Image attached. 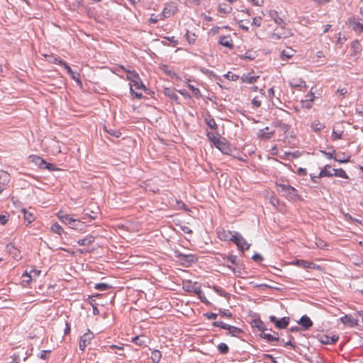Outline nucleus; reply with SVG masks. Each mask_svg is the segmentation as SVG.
Listing matches in <instances>:
<instances>
[{
    "label": "nucleus",
    "instance_id": "obj_1",
    "mask_svg": "<svg viewBox=\"0 0 363 363\" xmlns=\"http://www.w3.org/2000/svg\"><path fill=\"white\" fill-rule=\"evenodd\" d=\"M121 69L127 73L126 79L130 81V91L135 94L136 98L140 99L143 95L141 91L145 89V86L143 84L138 74L134 70L126 69L122 65L116 67V70L118 72Z\"/></svg>",
    "mask_w": 363,
    "mask_h": 363
},
{
    "label": "nucleus",
    "instance_id": "obj_2",
    "mask_svg": "<svg viewBox=\"0 0 363 363\" xmlns=\"http://www.w3.org/2000/svg\"><path fill=\"white\" fill-rule=\"evenodd\" d=\"M278 191L289 200H295L299 197L298 191L291 185L286 183H277Z\"/></svg>",
    "mask_w": 363,
    "mask_h": 363
},
{
    "label": "nucleus",
    "instance_id": "obj_3",
    "mask_svg": "<svg viewBox=\"0 0 363 363\" xmlns=\"http://www.w3.org/2000/svg\"><path fill=\"white\" fill-rule=\"evenodd\" d=\"M57 218L65 224L68 225L69 228L75 230H82L84 224L78 219H75L69 215L64 214L62 211L58 212Z\"/></svg>",
    "mask_w": 363,
    "mask_h": 363
},
{
    "label": "nucleus",
    "instance_id": "obj_4",
    "mask_svg": "<svg viewBox=\"0 0 363 363\" xmlns=\"http://www.w3.org/2000/svg\"><path fill=\"white\" fill-rule=\"evenodd\" d=\"M183 289L188 292H194L197 294L200 299L203 302H206V297L203 296L201 287L197 283H191L190 281H186L183 283Z\"/></svg>",
    "mask_w": 363,
    "mask_h": 363
},
{
    "label": "nucleus",
    "instance_id": "obj_5",
    "mask_svg": "<svg viewBox=\"0 0 363 363\" xmlns=\"http://www.w3.org/2000/svg\"><path fill=\"white\" fill-rule=\"evenodd\" d=\"M213 145L223 154L229 155L232 152L230 143L224 138L220 137Z\"/></svg>",
    "mask_w": 363,
    "mask_h": 363
},
{
    "label": "nucleus",
    "instance_id": "obj_6",
    "mask_svg": "<svg viewBox=\"0 0 363 363\" xmlns=\"http://www.w3.org/2000/svg\"><path fill=\"white\" fill-rule=\"evenodd\" d=\"M222 259L220 257H217V260L220 262L224 266H226L229 269L233 271L235 273V268L233 265L237 264V257L235 255H230V256H224L220 255Z\"/></svg>",
    "mask_w": 363,
    "mask_h": 363
},
{
    "label": "nucleus",
    "instance_id": "obj_7",
    "mask_svg": "<svg viewBox=\"0 0 363 363\" xmlns=\"http://www.w3.org/2000/svg\"><path fill=\"white\" fill-rule=\"evenodd\" d=\"M233 242L242 251L247 250L250 245L247 243L246 240L238 233H235V237Z\"/></svg>",
    "mask_w": 363,
    "mask_h": 363
},
{
    "label": "nucleus",
    "instance_id": "obj_8",
    "mask_svg": "<svg viewBox=\"0 0 363 363\" xmlns=\"http://www.w3.org/2000/svg\"><path fill=\"white\" fill-rule=\"evenodd\" d=\"M40 274V271L30 268L24 272V282L30 284L32 281H35Z\"/></svg>",
    "mask_w": 363,
    "mask_h": 363
},
{
    "label": "nucleus",
    "instance_id": "obj_9",
    "mask_svg": "<svg viewBox=\"0 0 363 363\" xmlns=\"http://www.w3.org/2000/svg\"><path fill=\"white\" fill-rule=\"evenodd\" d=\"M290 35V32L285 29V28L281 26L274 30V32L271 34L270 38L272 40H280L286 38Z\"/></svg>",
    "mask_w": 363,
    "mask_h": 363
},
{
    "label": "nucleus",
    "instance_id": "obj_10",
    "mask_svg": "<svg viewBox=\"0 0 363 363\" xmlns=\"http://www.w3.org/2000/svg\"><path fill=\"white\" fill-rule=\"evenodd\" d=\"M269 320L274 324L276 328L279 329L286 328L289 323V317H284L280 319H277L274 315H270Z\"/></svg>",
    "mask_w": 363,
    "mask_h": 363
},
{
    "label": "nucleus",
    "instance_id": "obj_11",
    "mask_svg": "<svg viewBox=\"0 0 363 363\" xmlns=\"http://www.w3.org/2000/svg\"><path fill=\"white\" fill-rule=\"evenodd\" d=\"M349 28L357 33H363V23H360L355 17H352L347 22Z\"/></svg>",
    "mask_w": 363,
    "mask_h": 363
},
{
    "label": "nucleus",
    "instance_id": "obj_12",
    "mask_svg": "<svg viewBox=\"0 0 363 363\" xmlns=\"http://www.w3.org/2000/svg\"><path fill=\"white\" fill-rule=\"evenodd\" d=\"M94 334L89 330L84 333L80 338L79 347L80 350H84L86 347L91 343V340L94 338Z\"/></svg>",
    "mask_w": 363,
    "mask_h": 363
},
{
    "label": "nucleus",
    "instance_id": "obj_13",
    "mask_svg": "<svg viewBox=\"0 0 363 363\" xmlns=\"http://www.w3.org/2000/svg\"><path fill=\"white\" fill-rule=\"evenodd\" d=\"M177 11V6L174 3L168 4L164 9L162 13L160 16H162L163 19L172 16Z\"/></svg>",
    "mask_w": 363,
    "mask_h": 363
},
{
    "label": "nucleus",
    "instance_id": "obj_14",
    "mask_svg": "<svg viewBox=\"0 0 363 363\" xmlns=\"http://www.w3.org/2000/svg\"><path fill=\"white\" fill-rule=\"evenodd\" d=\"M218 237L223 241H233L235 237V233L229 230L221 229L217 232Z\"/></svg>",
    "mask_w": 363,
    "mask_h": 363
},
{
    "label": "nucleus",
    "instance_id": "obj_15",
    "mask_svg": "<svg viewBox=\"0 0 363 363\" xmlns=\"http://www.w3.org/2000/svg\"><path fill=\"white\" fill-rule=\"evenodd\" d=\"M292 264L296 265L303 268H310L314 269H319L320 267L318 265H316L312 262H308L303 259H297L292 262Z\"/></svg>",
    "mask_w": 363,
    "mask_h": 363
},
{
    "label": "nucleus",
    "instance_id": "obj_16",
    "mask_svg": "<svg viewBox=\"0 0 363 363\" xmlns=\"http://www.w3.org/2000/svg\"><path fill=\"white\" fill-rule=\"evenodd\" d=\"M30 159L33 162H34L35 164L39 165L40 167L43 168H46L49 170H54V165L50 163H46L40 157L38 156H33L30 157Z\"/></svg>",
    "mask_w": 363,
    "mask_h": 363
},
{
    "label": "nucleus",
    "instance_id": "obj_17",
    "mask_svg": "<svg viewBox=\"0 0 363 363\" xmlns=\"http://www.w3.org/2000/svg\"><path fill=\"white\" fill-rule=\"evenodd\" d=\"M334 169H333L330 165L326 164L321 169L318 177H331L333 176Z\"/></svg>",
    "mask_w": 363,
    "mask_h": 363
},
{
    "label": "nucleus",
    "instance_id": "obj_18",
    "mask_svg": "<svg viewBox=\"0 0 363 363\" xmlns=\"http://www.w3.org/2000/svg\"><path fill=\"white\" fill-rule=\"evenodd\" d=\"M319 340L325 345L333 344L338 340V337L336 335L329 336L328 335H320Z\"/></svg>",
    "mask_w": 363,
    "mask_h": 363
},
{
    "label": "nucleus",
    "instance_id": "obj_19",
    "mask_svg": "<svg viewBox=\"0 0 363 363\" xmlns=\"http://www.w3.org/2000/svg\"><path fill=\"white\" fill-rule=\"evenodd\" d=\"M259 76L252 74L251 73L244 74L241 77V80L243 83L253 84L257 81Z\"/></svg>",
    "mask_w": 363,
    "mask_h": 363
},
{
    "label": "nucleus",
    "instance_id": "obj_20",
    "mask_svg": "<svg viewBox=\"0 0 363 363\" xmlns=\"http://www.w3.org/2000/svg\"><path fill=\"white\" fill-rule=\"evenodd\" d=\"M219 43L224 47L232 49L233 48V42L230 36H220Z\"/></svg>",
    "mask_w": 363,
    "mask_h": 363
},
{
    "label": "nucleus",
    "instance_id": "obj_21",
    "mask_svg": "<svg viewBox=\"0 0 363 363\" xmlns=\"http://www.w3.org/2000/svg\"><path fill=\"white\" fill-rule=\"evenodd\" d=\"M295 52L296 51L294 49L288 48L282 50L280 55V57L282 60H287L292 57L294 55Z\"/></svg>",
    "mask_w": 363,
    "mask_h": 363
},
{
    "label": "nucleus",
    "instance_id": "obj_22",
    "mask_svg": "<svg viewBox=\"0 0 363 363\" xmlns=\"http://www.w3.org/2000/svg\"><path fill=\"white\" fill-rule=\"evenodd\" d=\"M306 97H308V99L302 100L301 101V106L303 108H311L312 107V104L313 102L314 94H313V93L311 92L309 94H308L306 96Z\"/></svg>",
    "mask_w": 363,
    "mask_h": 363
},
{
    "label": "nucleus",
    "instance_id": "obj_23",
    "mask_svg": "<svg viewBox=\"0 0 363 363\" xmlns=\"http://www.w3.org/2000/svg\"><path fill=\"white\" fill-rule=\"evenodd\" d=\"M341 321L350 327H354L357 325V320L348 315H345L344 317L341 318Z\"/></svg>",
    "mask_w": 363,
    "mask_h": 363
},
{
    "label": "nucleus",
    "instance_id": "obj_24",
    "mask_svg": "<svg viewBox=\"0 0 363 363\" xmlns=\"http://www.w3.org/2000/svg\"><path fill=\"white\" fill-rule=\"evenodd\" d=\"M33 209L30 208L29 211L24 210V223L27 222L28 224L31 223L35 220V216L33 213Z\"/></svg>",
    "mask_w": 363,
    "mask_h": 363
},
{
    "label": "nucleus",
    "instance_id": "obj_25",
    "mask_svg": "<svg viewBox=\"0 0 363 363\" xmlns=\"http://www.w3.org/2000/svg\"><path fill=\"white\" fill-rule=\"evenodd\" d=\"M299 324L306 330L310 328L313 325V322L307 315L301 317Z\"/></svg>",
    "mask_w": 363,
    "mask_h": 363
},
{
    "label": "nucleus",
    "instance_id": "obj_26",
    "mask_svg": "<svg viewBox=\"0 0 363 363\" xmlns=\"http://www.w3.org/2000/svg\"><path fill=\"white\" fill-rule=\"evenodd\" d=\"M268 16L278 25H281L283 22L282 19L279 16L277 11L274 10H269L268 11Z\"/></svg>",
    "mask_w": 363,
    "mask_h": 363
},
{
    "label": "nucleus",
    "instance_id": "obj_27",
    "mask_svg": "<svg viewBox=\"0 0 363 363\" xmlns=\"http://www.w3.org/2000/svg\"><path fill=\"white\" fill-rule=\"evenodd\" d=\"M94 237L92 235H87L83 239H80L77 241V243L81 246H89L94 242Z\"/></svg>",
    "mask_w": 363,
    "mask_h": 363
},
{
    "label": "nucleus",
    "instance_id": "obj_28",
    "mask_svg": "<svg viewBox=\"0 0 363 363\" xmlns=\"http://www.w3.org/2000/svg\"><path fill=\"white\" fill-rule=\"evenodd\" d=\"M205 122L207 124V125L212 130H217L218 125L216 123V121L211 116L207 115L205 118Z\"/></svg>",
    "mask_w": 363,
    "mask_h": 363
},
{
    "label": "nucleus",
    "instance_id": "obj_29",
    "mask_svg": "<svg viewBox=\"0 0 363 363\" xmlns=\"http://www.w3.org/2000/svg\"><path fill=\"white\" fill-rule=\"evenodd\" d=\"M275 130H270L269 127L260 130L259 137L263 139H269Z\"/></svg>",
    "mask_w": 363,
    "mask_h": 363
},
{
    "label": "nucleus",
    "instance_id": "obj_30",
    "mask_svg": "<svg viewBox=\"0 0 363 363\" xmlns=\"http://www.w3.org/2000/svg\"><path fill=\"white\" fill-rule=\"evenodd\" d=\"M311 127L314 132L318 133L322 130L325 128V125L320 121H315L311 123Z\"/></svg>",
    "mask_w": 363,
    "mask_h": 363
},
{
    "label": "nucleus",
    "instance_id": "obj_31",
    "mask_svg": "<svg viewBox=\"0 0 363 363\" xmlns=\"http://www.w3.org/2000/svg\"><path fill=\"white\" fill-rule=\"evenodd\" d=\"M232 7L226 4H220L218 6V12L222 14L230 13Z\"/></svg>",
    "mask_w": 363,
    "mask_h": 363
},
{
    "label": "nucleus",
    "instance_id": "obj_32",
    "mask_svg": "<svg viewBox=\"0 0 363 363\" xmlns=\"http://www.w3.org/2000/svg\"><path fill=\"white\" fill-rule=\"evenodd\" d=\"M290 85L293 87H301L306 86V82L301 79H292L290 81Z\"/></svg>",
    "mask_w": 363,
    "mask_h": 363
},
{
    "label": "nucleus",
    "instance_id": "obj_33",
    "mask_svg": "<svg viewBox=\"0 0 363 363\" xmlns=\"http://www.w3.org/2000/svg\"><path fill=\"white\" fill-rule=\"evenodd\" d=\"M333 176H335V177H337L344 178V179H349V177H348L347 174L342 168L335 169H334V172H333Z\"/></svg>",
    "mask_w": 363,
    "mask_h": 363
},
{
    "label": "nucleus",
    "instance_id": "obj_34",
    "mask_svg": "<svg viewBox=\"0 0 363 363\" xmlns=\"http://www.w3.org/2000/svg\"><path fill=\"white\" fill-rule=\"evenodd\" d=\"M161 352L159 350H155L151 353V359L152 363H159L161 359Z\"/></svg>",
    "mask_w": 363,
    "mask_h": 363
},
{
    "label": "nucleus",
    "instance_id": "obj_35",
    "mask_svg": "<svg viewBox=\"0 0 363 363\" xmlns=\"http://www.w3.org/2000/svg\"><path fill=\"white\" fill-rule=\"evenodd\" d=\"M185 37L189 44L194 45L196 40L197 36L194 33H191L189 30L186 31Z\"/></svg>",
    "mask_w": 363,
    "mask_h": 363
},
{
    "label": "nucleus",
    "instance_id": "obj_36",
    "mask_svg": "<svg viewBox=\"0 0 363 363\" xmlns=\"http://www.w3.org/2000/svg\"><path fill=\"white\" fill-rule=\"evenodd\" d=\"M51 230L60 235H61L64 233L62 227L57 223H55L51 226Z\"/></svg>",
    "mask_w": 363,
    "mask_h": 363
},
{
    "label": "nucleus",
    "instance_id": "obj_37",
    "mask_svg": "<svg viewBox=\"0 0 363 363\" xmlns=\"http://www.w3.org/2000/svg\"><path fill=\"white\" fill-rule=\"evenodd\" d=\"M21 352H13L11 355V361L10 363H21Z\"/></svg>",
    "mask_w": 363,
    "mask_h": 363
},
{
    "label": "nucleus",
    "instance_id": "obj_38",
    "mask_svg": "<svg viewBox=\"0 0 363 363\" xmlns=\"http://www.w3.org/2000/svg\"><path fill=\"white\" fill-rule=\"evenodd\" d=\"M206 135H207L208 140L213 144H214L216 142V140H218L220 138V136L218 134H216L215 133H212V132H207Z\"/></svg>",
    "mask_w": 363,
    "mask_h": 363
},
{
    "label": "nucleus",
    "instance_id": "obj_39",
    "mask_svg": "<svg viewBox=\"0 0 363 363\" xmlns=\"http://www.w3.org/2000/svg\"><path fill=\"white\" fill-rule=\"evenodd\" d=\"M264 93H262L260 96H255L252 101V104L255 108H259L262 104V98L263 97Z\"/></svg>",
    "mask_w": 363,
    "mask_h": 363
},
{
    "label": "nucleus",
    "instance_id": "obj_40",
    "mask_svg": "<svg viewBox=\"0 0 363 363\" xmlns=\"http://www.w3.org/2000/svg\"><path fill=\"white\" fill-rule=\"evenodd\" d=\"M262 337L263 338L266 339L268 342H274L279 340V337L277 335H274L269 333H263Z\"/></svg>",
    "mask_w": 363,
    "mask_h": 363
},
{
    "label": "nucleus",
    "instance_id": "obj_41",
    "mask_svg": "<svg viewBox=\"0 0 363 363\" xmlns=\"http://www.w3.org/2000/svg\"><path fill=\"white\" fill-rule=\"evenodd\" d=\"M277 128L284 133H286L290 129V125L281 122H278L277 123Z\"/></svg>",
    "mask_w": 363,
    "mask_h": 363
},
{
    "label": "nucleus",
    "instance_id": "obj_42",
    "mask_svg": "<svg viewBox=\"0 0 363 363\" xmlns=\"http://www.w3.org/2000/svg\"><path fill=\"white\" fill-rule=\"evenodd\" d=\"M43 56L50 63L58 65V61H62L61 60L57 59L56 57H55L52 55H43Z\"/></svg>",
    "mask_w": 363,
    "mask_h": 363
},
{
    "label": "nucleus",
    "instance_id": "obj_43",
    "mask_svg": "<svg viewBox=\"0 0 363 363\" xmlns=\"http://www.w3.org/2000/svg\"><path fill=\"white\" fill-rule=\"evenodd\" d=\"M164 94H165V95L168 96L170 99H172L173 100L176 101L178 99V96L176 94V93L169 89H166L164 90Z\"/></svg>",
    "mask_w": 363,
    "mask_h": 363
},
{
    "label": "nucleus",
    "instance_id": "obj_44",
    "mask_svg": "<svg viewBox=\"0 0 363 363\" xmlns=\"http://www.w3.org/2000/svg\"><path fill=\"white\" fill-rule=\"evenodd\" d=\"M218 349L221 354H227L229 348L225 343H220L218 345Z\"/></svg>",
    "mask_w": 363,
    "mask_h": 363
},
{
    "label": "nucleus",
    "instance_id": "obj_45",
    "mask_svg": "<svg viewBox=\"0 0 363 363\" xmlns=\"http://www.w3.org/2000/svg\"><path fill=\"white\" fill-rule=\"evenodd\" d=\"M224 77L228 79V80H231V81H236L239 79V76H238L237 74L231 72H228V73H226Z\"/></svg>",
    "mask_w": 363,
    "mask_h": 363
},
{
    "label": "nucleus",
    "instance_id": "obj_46",
    "mask_svg": "<svg viewBox=\"0 0 363 363\" xmlns=\"http://www.w3.org/2000/svg\"><path fill=\"white\" fill-rule=\"evenodd\" d=\"M229 333L233 336H237L240 332V329L237 327L230 325L229 329L228 330Z\"/></svg>",
    "mask_w": 363,
    "mask_h": 363
},
{
    "label": "nucleus",
    "instance_id": "obj_47",
    "mask_svg": "<svg viewBox=\"0 0 363 363\" xmlns=\"http://www.w3.org/2000/svg\"><path fill=\"white\" fill-rule=\"evenodd\" d=\"M109 288H110V286L106 283H100V284H96L95 285V289L97 290H99V291H106V290L108 289Z\"/></svg>",
    "mask_w": 363,
    "mask_h": 363
},
{
    "label": "nucleus",
    "instance_id": "obj_48",
    "mask_svg": "<svg viewBox=\"0 0 363 363\" xmlns=\"http://www.w3.org/2000/svg\"><path fill=\"white\" fill-rule=\"evenodd\" d=\"M262 19L260 16H256L253 18L252 25L255 27H259L262 24Z\"/></svg>",
    "mask_w": 363,
    "mask_h": 363
},
{
    "label": "nucleus",
    "instance_id": "obj_49",
    "mask_svg": "<svg viewBox=\"0 0 363 363\" xmlns=\"http://www.w3.org/2000/svg\"><path fill=\"white\" fill-rule=\"evenodd\" d=\"M143 336H136L132 339V342L138 345H143L145 344V341L142 339Z\"/></svg>",
    "mask_w": 363,
    "mask_h": 363
},
{
    "label": "nucleus",
    "instance_id": "obj_50",
    "mask_svg": "<svg viewBox=\"0 0 363 363\" xmlns=\"http://www.w3.org/2000/svg\"><path fill=\"white\" fill-rule=\"evenodd\" d=\"M163 19L162 16H160L159 15H155V14H152L150 19H149V21L152 23H156L159 20H162Z\"/></svg>",
    "mask_w": 363,
    "mask_h": 363
},
{
    "label": "nucleus",
    "instance_id": "obj_51",
    "mask_svg": "<svg viewBox=\"0 0 363 363\" xmlns=\"http://www.w3.org/2000/svg\"><path fill=\"white\" fill-rule=\"evenodd\" d=\"M342 131H337V130H335V128H333V133H332L333 140H338V139L342 138Z\"/></svg>",
    "mask_w": 363,
    "mask_h": 363
},
{
    "label": "nucleus",
    "instance_id": "obj_52",
    "mask_svg": "<svg viewBox=\"0 0 363 363\" xmlns=\"http://www.w3.org/2000/svg\"><path fill=\"white\" fill-rule=\"evenodd\" d=\"M188 87L192 91V93L196 97H199L201 96L200 91L198 88L194 87L193 85L188 84Z\"/></svg>",
    "mask_w": 363,
    "mask_h": 363
},
{
    "label": "nucleus",
    "instance_id": "obj_53",
    "mask_svg": "<svg viewBox=\"0 0 363 363\" xmlns=\"http://www.w3.org/2000/svg\"><path fill=\"white\" fill-rule=\"evenodd\" d=\"M252 4L255 6H262L264 4V0H250Z\"/></svg>",
    "mask_w": 363,
    "mask_h": 363
},
{
    "label": "nucleus",
    "instance_id": "obj_54",
    "mask_svg": "<svg viewBox=\"0 0 363 363\" xmlns=\"http://www.w3.org/2000/svg\"><path fill=\"white\" fill-rule=\"evenodd\" d=\"M216 325L218 327H220L221 328H223V329H225V330H228L229 328H230V325H228L223 322H217L216 323Z\"/></svg>",
    "mask_w": 363,
    "mask_h": 363
},
{
    "label": "nucleus",
    "instance_id": "obj_55",
    "mask_svg": "<svg viewBox=\"0 0 363 363\" xmlns=\"http://www.w3.org/2000/svg\"><path fill=\"white\" fill-rule=\"evenodd\" d=\"M337 93H339L342 98H345V95L347 93V89L346 88H339L337 89Z\"/></svg>",
    "mask_w": 363,
    "mask_h": 363
},
{
    "label": "nucleus",
    "instance_id": "obj_56",
    "mask_svg": "<svg viewBox=\"0 0 363 363\" xmlns=\"http://www.w3.org/2000/svg\"><path fill=\"white\" fill-rule=\"evenodd\" d=\"M58 65L63 66L67 72L72 69L71 67L63 60L58 61Z\"/></svg>",
    "mask_w": 363,
    "mask_h": 363
},
{
    "label": "nucleus",
    "instance_id": "obj_57",
    "mask_svg": "<svg viewBox=\"0 0 363 363\" xmlns=\"http://www.w3.org/2000/svg\"><path fill=\"white\" fill-rule=\"evenodd\" d=\"M110 135L118 138L121 135V133L118 130H106Z\"/></svg>",
    "mask_w": 363,
    "mask_h": 363
},
{
    "label": "nucleus",
    "instance_id": "obj_58",
    "mask_svg": "<svg viewBox=\"0 0 363 363\" xmlns=\"http://www.w3.org/2000/svg\"><path fill=\"white\" fill-rule=\"evenodd\" d=\"M70 77L73 80H74L77 83H81V81L79 78V74L74 72L72 75H70Z\"/></svg>",
    "mask_w": 363,
    "mask_h": 363
},
{
    "label": "nucleus",
    "instance_id": "obj_59",
    "mask_svg": "<svg viewBox=\"0 0 363 363\" xmlns=\"http://www.w3.org/2000/svg\"><path fill=\"white\" fill-rule=\"evenodd\" d=\"M8 219L6 218V216H0V223L2 224V225H4L6 223Z\"/></svg>",
    "mask_w": 363,
    "mask_h": 363
},
{
    "label": "nucleus",
    "instance_id": "obj_60",
    "mask_svg": "<svg viewBox=\"0 0 363 363\" xmlns=\"http://www.w3.org/2000/svg\"><path fill=\"white\" fill-rule=\"evenodd\" d=\"M168 40L171 41L172 43H173L174 45H177L178 43V40L175 38V37L172 36V37H167L166 38Z\"/></svg>",
    "mask_w": 363,
    "mask_h": 363
},
{
    "label": "nucleus",
    "instance_id": "obj_61",
    "mask_svg": "<svg viewBox=\"0 0 363 363\" xmlns=\"http://www.w3.org/2000/svg\"><path fill=\"white\" fill-rule=\"evenodd\" d=\"M71 328L68 323H66V326L65 328V335H68L70 333Z\"/></svg>",
    "mask_w": 363,
    "mask_h": 363
},
{
    "label": "nucleus",
    "instance_id": "obj_62",
    "mask_svg": "<svg viewBox=\"0 0 363 363\" xmlns=\"http://www.w3.org/2000/svg\"><path fill=\"white\" fill-rule=\"evenodd\" d=\"M274 90L273 88H270L268 90V96L272 99V97H274Z\"/></svg>",
    "mask_w": 363,
    "mask_h": 363
},
{
    "label": "nucleus",
    "instance_id": "obj_63",
    "mask_svg": "<svg viewBox=\"0 0 363 363\" xmlns=\"http://www.w3.org/2000/svg\"><path fill=\"white\" fill-rule=\"evenodd\" d=\"M252 259L255 260V261H260L262 259V257H261V255H255L253 257H252Z\"/></svg>",
    "mask_w": 363,
    "mask_h": 363
},
{
    "label": "nucleus",
    "instance_id": "obj_64",
    "mask_svg": "<svg viewBox=\"0 0 363 363\" xmlns=\"http://www.w3.org/2000/svg\"><path fill=\"white\" fill-rule=\"evenodd\" d=\"M163 71L167 72L169 75H172V74H173L167 66H164Z\"/></svg>",
    "mask_w": 363,
    "mask_h": 363
}]
</instances>
